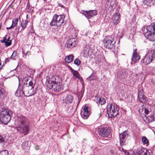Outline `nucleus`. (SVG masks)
<instances>
[{"label":"nucleus","mask_w":155,"mask_h":155,"mask_svg":"<svg viewBox=\"0 0 155 155\" xmlns=\"http://www.w3.org/2000/svg\"><path fill=\"white\" fill-rule=\"evenodd\" d=\"M16 128L18 131L24 135L27 134L29 131V122L25 116H21L18 117L15 121Z\"/></svg>","instance_id":"nucleus-1"},{"label":"nucleus","mask_w":155,"mask_h":155,"mask_svg":"<svg viewBox=\"0 0 155 155\" xmlns=\"http://www.w3.org/2000/svg\"><path fill=\"white\" fill-rule=\"evenodd\" d=\"M142 30L147 39L151 41H155V23H152L146 28H143Z\"/></svg>","instance_id":"nucleus-2"},{"label":"nucleus","mask_w":155,"mask_h":155,"mask_svg":"<svg viewBox=\"0 0 155 155\" xmlns=\"http://www.w3.org/2000/svg\"><path fill=\"white\" fill-rule=\"evenodd\" d=\"M28 78L27 80H30L29 82V86H25V92L26 95L28 96H30L35 94L37 91L36 88H34V86L36 84V81L32 79L30 77H28L26 79Z\"/></svg>","instance_id":"nucleus-3"},{"label":"nucleus","mask_w":155,"mask_h":155,"mask_svg":"<svg viewBox=\"0 0 155 155\" xmlns=\"http://www.w3.org/2000/svg\"><path fill=\"white\" fill-rule=\"evenodd\" d=\"M58 78L57 76L53 77L47 80L46 85L50 89H53L54 91H58L61 88V86L58 84Z\"/></svg>","instance_id":"nucleus-4"},{"label":"nucleus","mask_w":155,"mask_h":155,"mask_svg":"<svg viewBox=\"0 0 155 155\" xmlns=\"http://www.w3.org/2000/svg\"><path fill=\"white\" fill-rule=\"evenodd\" d=\"M64 15H54L50 23V25L51 26L60 27L64 23Z\"/></svg>","instance_id":"nucleus-5"},{"label":"nucleus","mask_w":155,"mask_h":155,"mask_svg":"<svg viewBox=\"0 0 155 155\" xmlns=\"http://www.w3.org/2000/svg\"><path fill=\"white\" fill-rule=\"evenodd\" d=\"M104 46L106 48L112 49L115 47L116 41L114 38L110 36H107L103 40Z\"/></svg>","instance_id":"nucleus-6"},{"label":"nucleus","mask_w":155,"mask_h":155,"mask_svg":"<svg viewBox=\"0 0 155 155\" xmlns=\"http://www.w3.org/2000/svg\"><path fill=\"white\" fill-rule=\"evenodd\" d=\"M107 114L110 118L116 117L118 113L117 107V105L114 104L109 105L107 106Z\"/></svg>","instance_id":"nucleus-7"},{"label":"nucleus","mask_w":155,"mask_h":155,"mask_svg":"<svg viewBox=\"0 0 155 155\" xmlns=\"http://www.w3.org/2000/svg\"><path fill=\"white\" fill-rule=\"evenodd\" d=\"M11 119L9 112L7 110H3L0 114V121L1 122L7 124Z\"/></svg>","instance_id":"nucleus-8"},{"label":"nucleus","mask_w":155,"mask_h":155,"mask_svg":"<svg viewBox=\"0 0 155 155\" xmlns=\"http://www.w3.org/2000/svg\"><path fill=\"white\" fill-rule=\"evenodd\" d=\"M155 57L154 51L149 50L143 59V62L146 64H148L150 63Z\"/></svg>","instance_id":"nucleus-9"},{"label":"nucleus","mask_w":155,"mask_h":155,"mask_svg":"<svg viewBox=\"0 0 155 155\" xmlns=\"http://www.w3.org/2000/svg\"><path fill=\"white\" fill-rule=\"evenodd\" d=\"M98 132V134L101 137H107L109 135L111 130L110 128L101 127L99 128Z\"/></svg>","instance_id":"nucleus-10"},{"label":"nucleus","mask_w":155,"mask_h":155,"mask_svg":"<svg viewBox=\"0 0 155 155\" xmlns=\"http://www.w3.org/2000/svg\"><path fill=\"white\" fill-rule=\"evenodd\" d=\"M82 13L87 18L89 19L97 15V11L96 10H90L88 11H84Z\"/></svg>","instance_id":"nucleus-11"},{"label":"nucleus","mask_w":155,"mask_h":155,"mask_svg":"<svg viewBox=\"0 0 155 155\" xmlns=\"http://www.w3.org/2000/svg\"><path fill=\"white\" fill-rule=\"evenodd\" d=\"M128 136V134L125 132H124L123 133L120 134V141L121 146H122L125 144Z\"/></svg>","instance_id":"nucleus-12"},{"label":"nucleus","mask_w":155,"mask_h":155,"mask_svg":"<svg viewBox=\"0 0 155 155\" xmlns=\"http://www.w3.org/2000/svg\"><path fill=\"white\" fill-rule=\"evenodd\" d=\"M25 88V86L23 87H21V88L19 87L15 93V95L17 97H19L24 95L25 96L28 97L26 95Z\"/></svg>","instance_id":"nucleus-13"},{"label":"nucleus","mask_w":155,"mask_h":155,"mask_svg":"<svg viewBox=\"0 0 155 155\" xmlns=\"http://www.w3.org/2000/svg\"><path fill=\"white\" fill-rule=\"evenodd\" d=\"M135 155H150V154L147 150L142 148L137 150Z\"/></svg>","instance_id":"nucleus-14"},{"label":"nucleus","mask_w":155,"mask_h":155,"mask_svg":"<svg viewBox=\"0 0 155 155\" xmlns=\"http://www.w3.org/2000/svg\"><path fill=\"white\" fill-rule=\"evenodd\" d=\"M120 15L118 13H116L113 15L112 18L113 22L114 25H116L118 23L120 20Z\"/></svg>","instance_id":"nucleus-15"},{"label":"nucleus","mask_w":155,"mask_h":155,"mask_svg":"<svg viewBox=\"0 0 155 155\" xmlns=\"http://www.w3.org/2000/svg\"><path fill=\"white\" fill-rule=\"evenodd\" d=\"M11 38L10 37L7 38L6 37H4L3 40H0V41L2 43H5V46L8 47L11 45L12 44V40H10Z\"/></svg>","instance_id":"nucleus-16"},{"label":"nucleus","mask_w":155,"mask_h":155,"mask_svg":"<svg viewBox=\"0 0 155 155\" xmlns=\"http://www.w3.org/2000/svg\"><path fill=\"white\" fill-rule=\"evenodd\" d=\"M75 37L76 35H74L72 38H70L68 40V44L72 47H75L77 43V41Z\"/></svg>","instance_id":"nucleus-17"},{"label":"nucleus","mask_w":155,"mask_h":155,"mask_svg":"<svg viewBox=\"0 0 155 155\" xmlns=\"http://www.w3.org/2000/svg\"><path fill=\"white\" fill-rule=\"evenodd\" d=\"M140 58V56L137 53V50L136 49H135L133 52L132 60L134 62L139 60Z\"/></svg>","instance_id":"nucleus-18"},{"label":"nucleus","mask_w":155,"mask_h":155,"mask_svg":"<svg viewBox=\"0 0 155 155\" xmlns=\"http://www.w3.org/2000/svg\"><path fill=\"white\" fill-rule=\"evenodd\" d=\"M84 113L83 116L85 118H87L90 114V111L88 110V107L86 106H85L83 109Z\"/></svg>","instance_id":"nucleus-19"},{"label":"nucleus","mask_w":155,"mask_h":155,"mask_svg":"<svg viewBox=\"0 0 155 155\" xmlns=\"http://www.w3.org/2000/svg\"><path fill=\"white\" fill-rule=\"evenodd\" d=\"M73 97L70 95H68V104L70 103V106L68 107V108L72 109L73 108L74 102L73 101Z\"/></svg>","instance_id":"nucleus-20"},{"label":"nucleus","mask_w":155,"mask_h":155,"mask_svg":"<svg viewBox=\"0 0 155 155\" xmlns=\"http://www.w3.org/2000/svg\"><path fill=\"white\" fill-rule=\"evenodd\" d=\"M146 118V121L148 123H150L155 120V117L153 114H151L147 116L145 115Z\"/></svg>","instance_id":"nucleus-21"},{"label":"nucleus","mask_w":155,"mask_h":155,"mask_svg":"<svg viewBox=\"0 0 155 155\" xmlns=\"http://www.w3.org/2000/svg\"><path fill=\"white\" fill-rule=\"evenodd\" d=\"M6 92L4 90L3 86L0 85V98H3L6 97Z\"/></svg>","instance_id":"nucleus-22"},{"label":"nucleus","mask_w":155,"mask_h":155,"mask_svg":"<svg viewBox=\"0 0 155 155\" xmlns=\"http://www.w3.org/2000/svg\"><path fill=\"white\" fill-rule=\"evenodd\" d=\"M143 2L147 5L150 6L155 4V0H143Z\"/></svg>","instance_id":"nucleus-23"},{"label":"nucleus","mask_w":155,"mask_h":155,"mask_svg":"<svg viewBox=\"0 0 155 155\" xmlns=\"http://www.w3.org/2000/svg\"><path fill=\"white\" fill-rule=\"evenodd\" d=\"M105 57L103 55H101L99 58H97L95 61L96 64H98L101 62L102 61H105Z\"/></svg>","instance_id":"nucleus-24"},{"label":"nucleus","mask_w":155,"mask_h":155,"mask_svg":"<svg viewBox=\"0 0 155 155\" xmlns=\"http://www.w3.org/2000/svg\"><path fill=\"white\" fill-rule=\"evenodd\" d=\"M138 100L140 102L142 103H144L146 100V97L144 95L142 96H138Z\"/></svg>","instance_id":"nucleus-25"},{"label":"nucleus","mask_w":155,"mask_h":155,"mask_svg":"<svg viewBox=\"0 0 155 155\" xmlns=\"http://www.w3.org/2000/svg\"><path fill=\"white\" fill-rule=\"evenodd\" d=\"M28 21L27 20H23L22 21L21 23V26L23 30L25 29L26 27Z\"/></svg>","instance_id":"nucleus-26"},{"label":"nucleus","mask_w":155,"mask_h":155,"mask_svg":"<svg viewBox=\"0 0 155 155\" xmlns=\"http://www.w3.org/2000/svg\"><path fill=\"white\" fill-rule=\"evenodd\" d=\"M142 141L144 144H146L147 145H148L149 143L147 137L145 136L141 138Z\"/></svg>","instance_id":"nucleus-27"},{"label":"nucleus","mask_w":155,"mask_h":155,"mask_svg":"<svg viewBox=\"0 0 155 155\" xmlns=\"http://www.w3.org/2000/svg\"><path fill=\"white\" fill-rule=\"evenodd\" d=\"M98 102L101 105L104 104L106 103L105 100L104 98L101 97L98 100Z\"/></svg>","instance_id":"nucleus-28"},{"label":"nucleus","mask_w":155,"mask_h":155,"mask_svg":"<svg viewBox=\"0 0 155 155\" xmlns=\"http://www.w3.org/2000/svg\"><path fill=\"white\" fill-rule=\"evenodd\" d=\"M73 74L74 77L76 78H78L80 79L81 78V77L78 73V72L77 71H75L73 72Z\"/></svg>","instance_id":"nucleus-29"},{"label":"nucleus","mask_w":155,"mask_h":155,"mask_svg":"<svg viewBox=\"0 0 155 155\" xmlns=\"http://www.w3.org/2000/svg\"><path fill=\"white\" fill-rule=\"evenodd\" d=\"M18 18H16L13 20L12 21V24L11 25L12 27H13L14 28L15 26H16L18 24Z\"/></svg>","instance_id":"nucleus-30"},{"label":"nucleus","mask_w":155,"mask_h":155,"mask_svg":"<svg viewBox=\"0 0 155 155\" xmlns=\"http://www.w3.org/2000/svg\"><path fill=\"white\" fill-rule=\"evenodd\" d=\"M139 113H144L146 114H147L149 113V111L148 110L145 108H142V109H140L139 110Z\"/></svg>","instance_id":"nucleus-31"},{"label":"nucleus","mask_w":155,"mask_h":155,"mask_svg":"<svg viewBox=\"0 0 155 155\" xmlns=\"http://www.w3.org/2000/svg\"><path fill=\"white\" fill-rule=\"evenodd\" d=\"M17 57V52L16 51H14L11 56V58L15 60Z\"/></svg>","instance_id":"nucleus-32"},{"label":"nucleus","mask_w":155,"mask_h":155,"mask_svg":"<svg viewBox=\"0 0 155 155\" xmlns=\"http://www.w3.org/2000/svg\"><path fill=\"white\" fill-rule=\"evenodd\" d=\"M108 155H117L116 149H114L111 150L108 153Z\"/></svg>","instance_id":"nucleus-33"},{"label":"nucleus","mask_w":155,"mask_h":155,"mask_svg":"<svg viewBox=\"0 0 155 155\" xmlns=\"http://www.w3.org/2000/svg\"><path fill=\"white\" fill-rule=\"evenodd\" d=\"M0 155H8V151L7 150L2 151L0 153Z\"/></svg>","instance_id":"nucleus-34"},{"label":"nucleus","mask_w":155,"mask_h":155,"mask_svg":"<svg viewBox=\"0 0 155 155\" xmlns=\"http://www.w3.org/2000/svg\"><path fill=\"white\" fill-rule=\"evenodd\" d=\"M74 56L73 55L70 54L68 55V63L72 62L73 60Z\"/></svg>","instance_id":"nucleus-35"},{"label":"nucleus","mask_w":155,"mask_h":155,"mask_svg":"<svg viewBox=\"0 0 155 155\" xmlns=\"http://www.w3.org/2000/svg\"><path fill=\"white\" fill-rule=\"evenodd\" d=\"M81 61L78 59H76L74 61V63L78 66H79L81 64Z\"/></svg>","instance_id":"nucleus-36"},{"label":"nucleus","mask_w":155,"mask_h":155,"mask_svg":"<svg viewBox=\"0 0 155 155\" xmlns=\"http://www.w3.org/2000/svg\"><path fill=\"white\" fill-rule=\"evenodd\" d=\"M28 145V143L27 141H24L21 144V146L23 148H25V147L27 146Z\"/></svg>","instance_id":"nucleus-37"},{"label":"nucleus","mask_w":155,"mask_h":155,"mask_svg":"<svg viewBox=\"0 0 155 155\" xmlns=\"http://www.w3.org/2000/svg\"><path fill=\"white\" fill-rule=\"evenodd\" d=\"M69 25L71 29L70 31H71V33L72 34V33H74L75 32V31L74 29L73 28V25L71 23H70Z\"/></svg>","instance_id":"nucleus-38"},{"label":"nucleus","mask_w":155,"mask_h":155,"mask_svg":"<svg viewBox=\"0 0 155 155\" xmlns=\"http://www.w3.org/2000/svg\"><path fill=\"white\" fill-rule=\"evenodd\" d=\"M143 90L142 89H140L139 92H138V96H142V95H143Z\"/></svg>","instance_id":"nucleus-39"},{"label":"nucleus","mask_w":155,"mask_h":155,"mask_svg":"<svg viewBox=\"0 0 155 155\" xmlns=\"http://www.w3.org/2000/svg\"><path fill=\"white\" fill-rule=\"evenodd\" d=\"M30 4H29V2H28V3L27 4L26 6V9L27 10H30Z\"/></svg>","instance_id":"nucleus-40"},{"label":"nucleus","mask_w":155,"mask_h":155,"mask_svg":"<svg viewBox=\"0 0 155 155\" xmlns=\"http://www.w3.org/2000/svg\"><path fill=\"white\" fill-rule=\"evenodd\" d=\"M118 150L121 151H123L124 153V151H126V150H124L123 148L121 147H119Z\"/></svg>","instance_id":"nucleus-41"},{"label":"nucleus","mask_w":155,"mask_h":155,"mask_svg":"<svg viewBox=\"0 0 155 155\" xmlns=\"http://www.w3.org/2000/svg\"><path fill=\"white\" fill-rule=\"evenodd\" d=\"M124 153H125V155H131V154L127 150H126V151H124Z\"/></svg>","instance_id":"nucleus-42"},{"label":"nucleus","mask_w":155,"mask_h":155,"mask_svg":"<svg viewBox=\"0 0 155 155\" xmlns=\"http://www.w3.org/2000/svg\"><path fill=\"white\" fill-rule=\"evenodd\" d=\"M3 141H4V139L2 136H0V142H3Z\"/></svg>","instance_id":"nucleus-43"},{"label":"nucleus","mask_w":155,"mask_h":155,"mask_svg":"<svg viewBox=\"0 0 155 155\" xmlns=\"http://www.w3.org/2000/svg\"><path fill=\"white\" fill-rule=\"evenodd\" d=\"M68 68H69V69L71 70L72 73H73V72L75 71L69 65H68Z\"/></svg>","instance_id":"nucleus-44"},{"label":"nucleus","mask_w":155,"mask_h":155,"mask_svg":"<svg viewBox=\"0 0 155 155\" xmlns=\"http://www.w3.org/2000/svg\"><path fill=\"white\" fill-rule=\"evenodd\" d=\"M68 68H69V69L71 70L72 73H73V72L75 71L69 65H68Z\"/></svg>","instance_id":"nucleus-45"},{"label":"nucleus","mask_w":155,"mask_h":155,"mask_svg":"<svg viewBox=\"0 0 155 155\" xmlns=\"http://www.w3.org/2000/svg\"><path fill=\"white\" fill-rule=\"evenodd\" d=\"M68 68H69V69L71 70L72 73H73V72L75 71L69 65H68Z\"/></svg>","instance_id":"nucleus-46"},{"label":"nucleus","mask_w":155,"mask_h":155,"mask_svg":"<svg viewBox=\"0 0 155 155\" xmlns=\"http://www.w3.org/2000/svg\"><path fill=\"white\" fill-rule=\"evenodd\" d=\"M35 149L36 150H38L39 149V147L38 145H36L35 147Z\"/></svg>","instance_id":"nucleus-47"},{"label":"nucleus","mask_w":155,"mask_h":155,"mask_svg":"<svg viewBox=\"0 0 155 155\" xmlns=\"http://www.w3.org/2000/svg\"><path fill=\"white\" fill-rule=\"evenodd\" d=\"M100 110H98V115L99 117L101 116V112H100Z\"/></svg>","instance_id":"nucleus-48"},{"label":"nucleus","mask_w":155,"mask_h":155,"mask_svg":"<svg viewBox=\"0 0 155 155\" xmlns=\"http://www.w3.org/2000/svg\"><path fill=\"white\" fill-rule=\"evenodd\" d=\"M58 5L62 8H63L64 7V6L62 4L60 3H58Z\"/></svg>","instance_id":"nucleus-49"},{"label":"nucleus","mask_w":155,"mask_h":155,"mask_svg":"<svg viewBox=\"0 0 155 155\" xmlns=\"http://www.w3.org/2000/svg\"><path fill=\"white\" fill-rule=\"evenodd\" d=\"M65 61L66 63H68V56H67L65 58Z\"/></svg>","instance_id":"nucleus-50"},{"label":"nucleus","mask_w":155,"mask_h":155,"mask_svg":"<svg viewBox=\"0 0 155 155\" xmlns=\"http://www.w3.org/2000/svg\"><path fill=\"white\" fill-rule=\"evenodd\" d=\"M13 28V27H12V26L11 25V26L9 27H7L6 28V29L7 30H9V29H12V28Z\"/></svg>","instance_id":"nucleus-51"},{"label":"nucleus","mask_w":155,"mask_h":155,"mask_svg":"<svg viewBox=\"0 0 155 155\" xmlns=\"http://www.w3.org/2000/svg\"><path fill=\"white\" fill-rule=\"evenodd\" d=\"M65 46H67V47H68V43H67L65 44Z\"/></svg>","instance_id":"nucleus-52"},{"label":"nucleus","mask_w":155,"mask_h":155,"mask_svg":"<svg viewBox=\"0 0 155 155\" xmlns=\"http://www.w3.org/2000/svg\"><path fill=\"white\" fill-rule=\"evenodd\" d=\"M63 2H65L66 3V2H67V0H63Z\"/></svg>","instance_id":"nucleus-53"},{"label":"nucleus","mask_w":155,"mask_h":155,"mask_svg":"<svg viewBox=\"0 0 155 155\" xmlns=\"http://www.w3.org/2000/svg\"><path fill=\"white\" fill-rule=\"evenodd\" d=\"M5 60H6V61H9L8 59H7H7H6Z\"/></svg>","instance_id":"nucleus-54"},{"label":"nucleus","mask_w":155,"mask_h":155,"mask_svg":"<svg viewBox=\"0 0 155 155\" xmlns=\"http://www.w3.org/2000/svg\"><path fill=\"white\" fill-rule=\"evenodd\" d=\"M71 150H69V151L70 152H71Z\"/></svg>","instance_id":"nucleus-55"},{"label":"nucleus","mask_w":155,"mask_h":155,"mask_svg":"<svg viewBox=\"0 0 155 155\" xmlns=\"http://www.w3.org/2000/svg\"><path fill=\"white\" fill-rule=\"evenodd\" d=\"M1 63H0V65H1Z\"/></svg>","instance_id":"nucleus-56"},{"label":"nucleus","mask_w":155,"mask_h":155,"mask_svg":"<svg viewBox=\"0 0 155 155\" xmlns=\"http://www.w3.org/2000/svg\"><path fill=\"white\" fill-rule=\"evenodd\" d=\"M22 51H23V52H23V49H22Z\"/></svg>","instance_id":"nucleus-57"}]
</instances>
